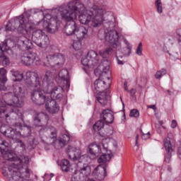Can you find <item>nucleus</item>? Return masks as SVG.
Here are the masks:
<instances>
[{
  "label": "nucleus",
  "instance_id": "nucleus-45",
  "mask_svg": "<svg viewBox=\"0 0 181 181\" xmlns=\"http://www.w3.org/2000/svg\"><path fill=\"white\" fill-rule=\"evenodd\" d=\"M124 88L125 91H128V83H127V82L124 83Z\"/></svg>",
  "mask_w": 181,
  "mask_h": 181
},
{
  "label": "nucleus",
  "instance_id": "nucleus-10",
  "mask_svg": "<svg viewBox=\"0 0 181 181\" xmlns=\"http://www.w3.org/2000/svg\"><path fill=\"white\" fill-rule=\"evenodd\" d=\"M33 42L38 46L45 49L50 45V40L49 36L45 33L42 30H36L33 33Z\"/></svg>",
  "mask_w": 181,
  "mask_h": 181
},
{
  "label": "nucleus",
  "instance_id": "nucleus-6",
  "mask_svg": "<svg viewBox=\"0 0 181 181\" xmlns=\"http://www.w3.org/2000/svg\"><path fill=\"white\" fill-rule=\"evenodd\" d=\"M74 3H69L66 6H62L59 8V12L62 17L67 22L65 25V33L67 36H71V35H76V30H77V23H76V18L77 10H70L71 8H74Z\"/></svg>",
  "mask_w": 181,
  "mask_h": 181
},
{
  "label": "nucleus",
  "instance_id": "nucleus-39",
  "mask_svg": "<svg viewBox=\"0 0 181 181\" xmlns=\"http://www.w3.org/2000/svg\"><path fill=\"white\" fill-rule=\"evenodd\" d=\"M136 53L138 54V56H142V42L139 44V46L136 49Z\"/></svg>",
  "mask_w": 181,
  "mask_h": 181
},
{
  "label": "nucleus",
  "instance_id": "nucleus-26",
  "mask_svg": "<svg viewBox=\"0 0 181 181\" xmlns=\"http://www.w3.org/2000/svg\"><path fill=\"white\" fill-rule=\"evenodd\" d=\"M105 42H106V43L110 45V47H107V48H106L105 49H102L99 52L100 56H101V57H103V58L108 57L110 56V54H112V53H115L117 52V48L112 49L113 47L111 46L110 42H107V40H105Z\"/></svg>",
  "mask_w": 181,
  "mask_h": 181
},
{
  "label": "nucleus",
  "instance_id": "nucleus-21",
  "mask_svg": "<svg viewBox=\"0 0 181 181\" xmlns=\"http://www.w3.org/2000/svg\"><path fill=\"white\" fill-rule=\"evenodd\" d=\"M100 119L105 124H112L114 122V115L111 110L108 109L104 110L100 114Z\"/></svg>",
  "mask_w": 181,
  "mask_h": 181
},
{
  "label": "nucleus",
  "instance_id": "nucleus-9",
  "mask_svg": "<svg viewBox=\"0 0 181 181\" xmlns=\"http://www.w3.org/2000/svg\"><path fill=\"white\" fill-rule=\"evenodd\" d=\"M112 155L111 154H103L98 159V163H100V165H98L93 172V176H95L96 179H102L104 176V173L106 172L105 163L111 160Z\"/></svg>",
  "mask_w": 181,
  "mask_h": 181
},
{
  "label": "nucleus",
  "instance_id": "nucleus-16",
  "mask_svg": "<svg viewBox=\"0 0 181 181\" xmlns=\"http://www.w3.org/2000/svg\"><path fill=\"white\" fill-rule=\"evenodd\" d=\"M66 152L69 159L73 160H83V159L87 158V155L81 156V150L74 146H69Z\"/></svg>",
  "mask_w": 181,
  "mask_h": 181
},
{
  "label": "nucleus",
  "instance_id": "nucleus-12",
  "mask_svg": "<svg viewBox=\"0 0 181 181\" xmlns=\"http://www.w3.org/2000/svg\"><path fill=\"white\" fill-rule=\"evenodd\" d=\"M40 23H42L43 29L48 33H56L59 29L57 21L52 18L50 14L45 15Z\"/></svg>",
  "mask_w": 181,
  "mask_h": 181
},
{
  "label": "nucleus",
  "instance_id": "nucleus-18",
  "mask_svg": "<svg viewBox=\"0 0 181 181\" xmlns=\"http://www.w3.org/2000/svg\"><path fill=\"white\" fill-rule=\"evenodd\" d=\"M45 110L49 114H57L60 110V107L57 102L54 100L49 99L47 100L45 103Z\"/></svg>",
  "mask_w": 181,
  "mask_h": 181
},
{
  "label": "nucleus",
  "instance_id": "nucleus-19",
  "mask_svg": "<svg viewBox=\"0 0 181 181\" xmlns=\"http://www.w3.org/2000/svg\"><path fill=\"white\" fill-rule=\"evenodd\" d=\"M164 147L167 152L165 156V162L166 163H170V158H172V153L173 152V148H172V143L170 142V138L167 137L164 141Z\"/></svg>",
  "mask_w": 181,
  "mask_h": 181
},
{
  "label": "nucleus",
  "instance_id": "nucleus-4",
  "mask_svg": "<svg viewBox=\"0 0 181 181\" xmlns=\"http://www.w3.org/2000/svg\"><path fill=\"white\" fill-rule=\"evenodd\" d=\"M110 64L111 63L108 60H103L95 71V73H97L100 70L102 72V76H105V77L102 79L100 76V78L94 82L93 85V93L97 94V100L103 107L108 104V98H110L108 92H105V90H108L111 87L112 81L110 76L111 74V71H110Z\"/></svg>",
  "mask_w": 181,
  "mask_h": 181
},
{
  "label": "nucleus",
  "instance_id": "nucleus-49",
  "mask_svg": "<svg viewBox=\"0 0 181 181\" xmlns=\"http://www.w3.org/2000/svg\"><path fill=\"white\" fill-rule=\"evenodd\" d=\"M124 42L126 43V45H127V46L129 45V43H128V41H127V40H124Z\"/></svg>",
  "mask_w": 181,
  "mask_h": 181
},
{
  "label": "nucleus",
  "instance_id": "nucleus-24",
  "mask_svg": "<svg viewBox=\"0 0 181 181\" xmlns=\"http://www.w3.org/2000/svg\"><path fill=\"white\" fill-rule=\"evenodd\" d=\"M59 80L66 84V87H70V81L69 77V71L67 69H62L59 74Z\"/></svg>",
  "mask_w": 181,
  "mask_h": 181
},
{
  "label": "nucleus",
  "instance_id": "nucleus-3",
  "mask_svg": "<svg viewBox=\"0 0 181 181\" xmlns=\"http://www.w3.org/2000/svg\"><path fill=\"white\" fill-rule=\"evenodd\" d=\"M8 144L0 137V152L6 162V165L1 168V173L4 177H8V181H30V170L28 168L29 157L25 156L18 158L13 151L8 149ZM14 162L8 165V162Z\"/></svg>",
  "mask_w": 181,
  "mask_h": 181
},
{
  "label": "nucleus",
  "instance_id": "nucleus-20",
  "mask_svg": "<svg viewBox=\"0 0 181 181\" xmlns=\"http://www.w3.org/2000/svg\"><path fill=\"white\" fill-rule=\"evenodd\" d=\"M87 151L91 155L92 159H95L97 156H100L103 151H101V146L96 144H90L88 146Z\"/></svg>",
  "mask_w": 181,
  "mask_h": 181
},
{
  "label": "nucleus",
  "instance_id": "nucleus-46",
  "mask_svg": "<svg viewBox=\"0 0 181 181\" xmlns=\"http://www.w3.org/2000/svg\"><path fill=\"white\" fill-rule=\"evenodd\" d=\"M148 108H151L152 110H156V106L155 105H151L148 106Z\"/></svg>",
  "mask_w": 181,
  "mask_h": 181
},
{
  "label": "nucleus",
  "instance_id": "nucleus-48",
  "mask_svg": "<svg viewBox=\"0 0 181 181\" xmlns=\"http://www.w3.org/2000/svg\"><path fill=\"white\" fill-rule=\"evenodd\" d=\"M168 172H172V168L168 167Z\"/></svg>",
  "mask_w": 181,
  "mask_h": 181
},
{
  "label": "nucleus",
  "instance_id": "nucleus-36",
  "mask_svg": "<svg viewBox=\"0 0 181 181\" xmlns=\"http://www.w3.org/2000/svg\"><path fill=\"white\" fill-rule=\"evenodd\" d=\"M37 12H39V9H36V8L30 9L25 12V15L28 19H29L31 15H35V13H37Z\"/></svg>",
  "mask_w": 181,
  "mask_h": 181
},
{
  "label": "nucleus",
  "instance_id": "nucleus-33",
  "mask_svg": "<svg viewBox=\"0 0 181 181\" xmlns=\"http://www.w3.org/2000/svg\"><path fill=\"white\" fill-rule=\"evenodd\" d=\"M71 181H85L84 177L80 175V172L76 171L71 177Z\"/></svg>",
  "mask_w": 181,
  "mask_h": 181
},
{
  "label": "nucleus",
  "instance_id": "nucleus-37",
  "mask_svg": "<svg viewBox=\"0 0 181 181\" xmlns=\"http://www.w3.org/2000/svg\"><path fill=\"white\" fill-rule=\"evenodd\" d=\"M73 47L75 50H80L81 49V40L74 41Z\"/></svg>",
  "mask_w": 181,
  "mask_h": 181
},
{
  "label": "nucleus",
  "instance_id": "nucleus-40",
  "mask_svg": "<svg viewBox=\"0 0 181 181\" xmlns=\"http://www.w3.org/2000/svg\"><path fill=\"white\" fill-rule=\"evenodd\" d=\"M151 138V132H148L147 134H141V139L144 141H146V139H149Z\"/></svg>",
  "mask_w": 181,
  "mask_h": 181
},
{
  "label": "nucleus",
  "instance_id": "nucleus-41",
  "mask_svg": "<svg viewBox=\"0 0 181 181\" xmlns=\"http://www.w3.org/2000/svg\"><path fill=\"white\" fill-rule=\"evenodd\" d=\"M177 36H178L177 41L181 43V28L177 30Z\"/></svg>",
  "mask_w": 181,
  "mask_h": 181
},
{
  "label": "nucleus",
  "instance_id": "nucleus-50",
  "mask_svg": "<svg viewBox=\"0 0 181 181\" xmlns=\"http://www.w3.org/2000/svg\"><path fill=\"white\" fill-rule=\"evenodd\" d=\"M168 93H170V95H172V92H170V90H168Z\"/></svg>",
  "mask_w": 181,
  "mask_h": 181
},
{
  "label": "nucleus",
  "instance_id": "nucleus-27",
  "mask_svg": "<svg viewBox=\"0 0 181 181\" xmlns=\"http://www.w3.org/2000/svg\"><path fill=\"white\" fill-rule=\"evenodd\" d=\"M80 173V175L82 176V177H84L85 181H94V180H91L88 178V176L90 173H91V170L90 168V166L86 165L82 169H81L80 171H78Z\"/></svg>",
  "mask_w": 181,
  "mask_h": 181
},
{
  "label": "nucleus",
  "instance_id": "nucleus-8",
  "mask_svg": "<svg viewBox=\"0 0 181 181\" xmlns=\"http://www.w3.org/2000/svg\"><path fill=\"white\" fill-rule=\"evenodd\" d=\"M42 87L43 91L47 94H50L51 100H61L63 98V93H64V89L63 87L58 86H55L54 83L52 81V76H50V72H47L44 76L42 83Z\"/></svg>",
  "mask_w": 181,
  "mask_h": 181
},
{
  "label": "nucleus",
  "instance_id": "nucleus-31",
  "mask_svg": "<svg viewBox=\"0 0 181 181\" xmlns=\"http://www.w3.org/2000/svg\"><path fill=\"white\" fill-rule=\"evenodd\" d=\"M70 141V136L67 134H64L62 137L59 140V145L61 148H63L67 142Z\"/></svg>",
  "mask_w": 181,
  "mask_h": 181
},
{
  "label": "nucleus",
  "instance_id": "nucleus-15",
  "mask_svg": "<svg viewBox=\"0 0 181 181\" xmlns=\"http://www.w3.org/2000/svg\"><path fill=\"white\" fill-rule=\"evenodd\" d=\"M21 62L25 66H32L33 63L40 64V58H39L37 54L29 52L24 54L23 56L21 57Z\"/></svg>",
  "mask_w": 181,
  "mask_h": 181
},
{
  "label": "nucleus",
  "instance_id": "nucleus-13",
  "mask_svg": "<svg viewBox=\"0 0 181 181\" xmlns=\"http://www.w3.org/2000/svg\"><path fill=\"white\" fill-rule=\"evenodd\" d=\"M47 122H49V115L47 114L35 112L33 115V124L35 127L45 128L47 125Z\"/></svg>",
  "mask_w": 181,
  "mask_h": 181
},
{
  "label": "nucleus",
  "instance_id": "nucleus-1",
  "mask_svg": "<svg viewBox=\"0 0 181 181\" xmlns=\"http://www.w3.org/2000/svg\"><path fill=\"white\" fill-rule=\"evenodd\" d=\"M13 91L14 95L12 93H6L3 96L4 100H0V118L5 117L8 124L16 129H14L5 124H2L0 126V132L4 136L20 144L21 148L25 149V144L21 140L22 134L16 130L23 129V131L27 132L28 133H24V136L30 135V127L23 126V113L22 110L19 109L23 107V98L28 95V92L21 83L13 85Z\"/></svg>",
  "mask_w": 181,
  "mask_h": 181
},
{
  "label": "nucleus",
  "instance_id": "nucleus-42",
  "mask_svg": "<svg viewBox=\"0 0 181 181\" xmlns=\"http://www.w3.org/2000/svg\"><path fill=\"white\" fill-rule=\"evenodd\" d=\"M176 127H177V122H176V120H173L172 123H171V128L175 129V128H176Z\"/></svg>",
  "mask_w": 181,
  "mask_h": 181
},
{
  "label": "nucleus",
  "instance_id": "nucleus-29",
  "mask_svg": "<svg viewBox=\"0 0 181 181\" xmlns=\"http://www.w3.org/2000/svg\"><path fill=\"white\" fill-rule=\"evenodd\" d=\"M57 164L60 166L63 172H69L70 170V161L68 160L64 159L60 163L57 161Z\"/></svg>",
  "mask_w": 181,
  "mask_h": 181
},
{
  "label": "nucleus",
  "instance_id": "nucleus-11",
  "mask_svg": "<svg viewBox=\"0 0 181 181\" xmlns=\"http://www.w3.org/2000/svg\"><path fill=\"white\" fill-rule=\"evenodd\" d=\"M100 63V56L97 52L94 50H90L88 52L86 57H84L81 59V64L85 67H95Z\"/></svg>",
  "mask_w": 181,
  "mask_h": 181
},
{
  "label": "nucleus",
  "instance_id": "nucleus-38",
  "mask_svg": "<svg viewBox=\"0 0 181 181\" xmlns=\"http://www.w3.org/2000/svg\"><path fill=\"white\" fill-rule=\"evenodd\" d=\"M130 117H133L134 118H138L139 117V111L136 109H133L130 112Z\"/></svg>",
  "mask_w": 181,
  "mask_h": 181
},
{
  "label": "nucleus",
  "instance_id": "nucleus-43",
  "mask_svg": "<svg viewBox=\"0 0 181 181\" xmlns=\"http://www.w3.org/2000/svg\"><path fill=\"white\" fill-rule=\"evenodd\" d=\"M57 134V132H56L55 129H54V131L51 132V135H52V138H56Z\"/></svg>",
  "mask_w": 181,
  "mask_h": 181
},
{
  "label": "nucleus",
  "instance_id": "nucleus-5",
  "mask_svg": "<svg viewBox=\"0 0 181 181\" xmlns=\"http://www.w3.org/2000/svg\"><path fill=\"white\" fill-rule=\"evenodd\" d=\"M25 83L30 87H34L37 90H35L31 94L32 100L37 104V105H43V104L47 103V100L50 98H47L46 95L42 93L43 90V86L40 82V78L39 75L35 72H27L25 78Z\"/></svg>",
  "mask_w": 181,
  "mask_h": 181
},
{
  "label": "nucleus",
  "instance_id": "nucleus-34",
  "mask_svg": "<svg viewBox=\"0 0 181 181\" xmlns=\"http://www.w3.org/2000/svg\"><path fill=\"white\" fill-rule=\"evenodd\" d=\"M166 73H168V71L165 69H162L160 71H158L155 74V78L157 80H160V78H162L163 76H165Z\"/></svg>",
  "mask_w": 181,
  "mask_h": 181
},
{
  "label": "nucleus",
  "instance_id": "nucleus-51",
  "mask_svg": "<svg viewBox=\"0 0 181 181\" xmlns=\"http://www.w3.org/2000/svg\"><path fill=\"white\" fill-rule=\"evenodd\" d=\"M103 147L105 148V147L104 146H103Z\"/></svg>",
  "mask_w": 181,
  "mask_h": 181
},
{
  "label": "nucleus",
  "instance_id": "nucleus-44",
  "mask_svg": "<svg viewBox=\"0 0 181 181\" xmlns=\"http://www.w3.org/2000/svg\"><path fill=\"white\" fill-rule=\"evenodd\" d=\"M130 93V95L132 96V95H135L136 93V90H135V89H132L130 90L129 91Z\"/></svg>",
  "mask_w": 181,
  "mask_h": 181
},
{
  "label": "nucleus",
  "instance_id": "nucleus-32",
  "mask_svg": "<svg viewBox=\"0 0 181 181\" xmlns=\"http://www.w3.org/2000/svg\"><path fill=\"white\" fill-rule=\"evenodd\" d=\"M104 124L105 122L102 119L96 122L93 127L94 131H95V132H98V131H101V129L104 128Z\"/></svg>",
  "mask_w": 181,
  "mask_h": 181
},
{
  "label": "nucleus",
  "instance_id": "nucleus-23",
  "mask_svg": "<svg viewBox=\"0 0 181 181\" xmlns=\"http://www.w3.org/2000/svg\"><path fill=\"white\" fill-rule=\"evenodd\" d=\"M8 81V78H6V69L4 68H0V90L1 91H6V90H9V88L5 86V83Z\"/></svg>",
  "mask_w": 181,
  "mask_h": 181
},
{
  "label": "nucleus",
  "instance_id": "nucleus-35",
  "mask_svg": "<svg viewBox=\"0 0 181 181\" xmlns=\"http://www.w3.org/2000/svg\"><path fill=\"white\" fill-rule=\"evenodd\" d=\"M155 6L157 9V12L158 13H162V12H163L162 1L161 0H156L155 1Z\"/></svg>",
  "mask_w": 181,
  "mask_h": 181
},
{
  "label": "nucleus",
  "instance_id": "nucleus-14",
  "mask_svg": "<svg viewBox=\"0 0 181 181\" xmlns=\"http://www.w3.org/2000/svg\"><path fill=\"white\" fill-rule=\"evenodd\" d=\"M46 59L52 67H56V66H63L66 62L64 55L62 54H49L47 56Z\"/></svg>",
  "mask_w": 181,
  "mask_h": 181
},
{
  "label": "nucleus",
  "instance_id": "nucleus-2",
  "mask_svg": "<svg viewBox=\"0 0 181 181\" xmlns=\"http://www.w3.org/2000/svg\"><path fill=\"white\" fill-rule=\"evenodd\" d=\"M69 4H74V6L69 11H76V17L78 15L79 22L82 25H87L91 22L93 28H100L103 25L104 31H100L98 36L103 37L101 35H104L106 42H115L118 38V32L115 29V17L114 15L105 11L103 8L98 6H93L89 10H86L84 4L79 1H71Z\"/></svg>",
  "mask_w": 181,
  "mask_h": 181
},
{
  "label": "nucleus",
  "instance_id": "nucleus-7",
  "mask_svg": "<svg viewBox=\"0 0 181 181\" xmlns=\"http://www.w3.org/2000/svg\"><path fill=\"white\" fill-rule=\"evenodd\" d=\"M39 23H40V22L36 24L30 20H28V22H26L25 16L21 15L16 17L12 23H8L6 25V30H17L18 33L21 35H30L31 32L36 29V26H37Z\"/></svg>",
  "mask_w": 181,
  "mask_h": 181
},
{
  "label": "nucleus",
  "instance_id": "nucleus-30",
  "mask_svg": "<svg viewBox=\"0 0 181 181\" xmlns=\"http://www.w3.org/2000/svg\"><path fill=\"white\" fill-rule=\"evenodd\" d=\"M11 73L13 77H15L14 81H22L23 80V74L20 73L19 71L13 69Z\"/></svg>",
  "mask_w": 181,
  "mask_h": 181
},
{
  "label": "nucleus",
  "instance_id": "nucleus-17",
  "mask_svg": "<svg viewBox=\"0 0 181 181\" xmlns=\"http://www.w3.org/2000/svg\"><path fill=\"white\" fill-rule=\"evenodd\" d=\"M118 39H119V35H118V33H117V38L115 39V41L112 42L110 41H106V42L110 43V46H112L113 49H116L115 54H116V59L117 62V64L120 66H123L124 62L121 60V59H122V56H118V52L121 50V42L118 41Z\"/></svg>",
  "mask_w": 181,
  "mask_h": 181
},
{
  "label": "nucleus",
  "instance_id": "nucleus-22",
  "mask_svg": "<svg viewBox=\"0 0 181 181\" xmlns=\"http://www.w3.org/2000/svg\"><path fill=\"white\" fill-rule=\"evenodd\" d=\"M88 35V28L84 26H79L76 28V30L75 31V37L78 39V40H83L87 37Z\"/></svg>",
  "mask_w": 181,
  "mask_h": 181
},
{
  "label": "nucleus",
  "instance_id": "nucleus-47",
  "mask_svg": "<svg viewBox=\"0 0 181 181\" xmlns=\"http://www.w3.org/2000/svg\"><path fill=\"white\" fill-rule=\"evenodd\" d=\"M138 139H139V135L136 136V145L138 146Z\"/></svg>",
  "mask_w": 181,
  "mask_h": 181
},
{
  "label": "nucleus",
  "instance_id": "nucleus-28",
  "mask_svg": "<svg viewBox=\"0 0 181 181\" xmlns=\"http://www.w3.org/2000/svg\"><path fill=\"white\" fill-rule=\"evenodd\" d=\"M16 42L18 46L30 47V45H32V41L25 36H21L19 38H17Z\"/></svg>",
  "mask_w": 181,
  "mask_h": 181
},
{
  "label": "nucleus",
  "instance_id": "nucleus-25",
  "mask_svg": "<svg viewBox=\"0 0 181 181\" xmlns=\"http://www.w3.org/2000/svg\"><path fill=\"white\" fill-rule=\"evenodd\" d=\"M5 50H8V45H6V42H2V44L0 45V59H1L3 64L8 66V64H9V59L4 56V52H5Z\"/></svg>",
  "mask_w": 181,
  "mask_h": 181
}]
</instances>
